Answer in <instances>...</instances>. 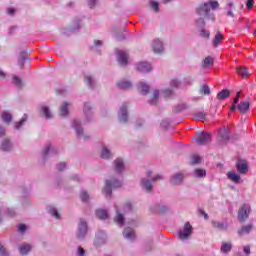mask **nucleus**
Returning a JSON list of instances; mask_svg holds the SVG:
<instances>
[{
    "instance_id": "1",
    "label": "nucleus",
    "mask_w": 256,
    "mask_h": 256,
    "mask_svg": "<svg viewBox=\"0 0 256 256\" xmlns=\"http://www.w3.org/2000/svg\"><path fill=\"white\" fill-rule=\"evenodd\" d=\"M211 9L212 11H215V9H219V2L210 0L206 3H203L196 9V13L200 16L209 17Z\"/></svg>"
},
{
    "instance_id": "2",
    "label": "nucleus",
    "mask_w": 256,
    "mask_h": 256,
    "mask_svg": "<svg viewBox=\"0 0 256 256\" xmlns=\"http://www.w3.org/2000/svg\"><path fill=\"white\" fill-rule=\"evenodd\" d=\"M251 215V205L243 204L238 210V220L240 223H245Z\"/></svg>"
},
{
    "instance_id": "3",
    "label": "nucleus",
    "mask_w": 256,
    "mask_h": 256,
    "mask_svg": "<svg viewBox=\"0 0 256 256\" xmlns=\"http://www.w3.org/2000/svg\"><path fill=\"white\" fill-rule=\"evenodd\" d=\"M121 185V182L118 180H106L103 193H105L106 197H111V194L113 193L112 188L116 189L117 187H121Z\"/></svg>"
},
{
    "instance_id": "4",
    "label": "nucleus",
    "mask_w": 256,
    "mask_h": 256,
    "mask_svg": "<svg viewBox=\"0 0 256 256\" xmlns=\"http://www.w3.org/2000/svg\"><path fill=\"white\" fill-rule=\"evenodd\" d=\"M195 139L197 145H208V143L211 141V134L207 132H196Z\"/></svg>"
},
{
    "instance_id": "5",
    "label": "nucleus",
    "mask_w": 256,
    "mask_h": 256,
    "mask_svg": "<svg viewBox=\"0 0 256 256\" xmlns=\"http://www.w3.org/2000/svg\"><path fill=\"white\" fill-rule=\"evenodd\" d=\"M191 233H193V226H191V223L186 222L183 229L179 231L178 237L183 241L185 239H189V237H191Z\"/></svg>"
},
{
    "instance_id": "6",
    "label": "nucleus",
    "mask_w": 256,
    "mask_h": 256,
    "mask_svg": "<svg viewBox=\"0 0 256 256\" xmlns=\"http://www.w3.org/2000/svg\"><path fill=\"white\" fill-rule=\"evenodd\" d=\"M85 235H87V222L83 219H80V222L78 224L77 237L78 239H84Z\"/></svg>"
},
{
    "instance_id": "7",
    "label": "nucleus",
    "mask_w": 256,
    "mask_h": 256,
    "mask_svg": "<svg viewBox=\"0 0 256 256\" xmlns=\"http://www.w3.org/2000/svg\"><path fill=\"white\" fill-rule=\"evenodd\" d=\"M236 169L241 175H245L247 174V171H249V167L245 160H239L236 164Z\"/></svg>"
},
{
    "instance_id": "8",
    "label": "nucleus",
    "mask_w": 256,
    "mask_h": 256,
    "mask_svg": "<svg viewBox=\"0 0 256 256\" xmlns=\"http://www.w3.org/2000/svg\"><path fill=\"white\" fill-rule=\"evenodd\" d=\"M237 109H238L239 113H241L242 115H245V113H247V111H249V109H251V102L242 101L237 106Z\"/></svg>"
},
{
    "instance_id": "9",
    "label": "nucleus",
    "mask_w": 256,
    "mask_h": 256,
    "mask_svg": "<svg viewBox=\"0 0 256 256\" xmlns=\"http://www.w3.org/2000/svg\"><path fill=\"white\" fill-rule=\"evenodd\" d=\"M137 71H140V73H149L151 71V64L147 62H140L136 66Z\"/></svg>"
},
{
    "instance_id": "10",
    "label": "nucleus",
    "mask_w": 256,
    "mask_h": 256,
    "mask_svg": "<svg viewBox=\"0 0 256 256\" xmlns=\"http://www.w3.org/2000/svg\"><path fill=\"white\" fill-rule=\"evenodd\" d=\"M219 137H220L221 143H227V141H229V129L227 128L220 129Z\"/></svg>"
},
{
    "instance_id": "11",
    "label": "nucleus",
    "mask_w": 256,
    "mask_h": 256,
    "mask_svg": "<svg viewBox=\"0 0 256 256\" xmlns=\"http://www.w3.org/2000/svg\"><path fill=\"white\" fill-rule=\"evenodd\" d=\"M129 60V56L124 51H118L117 61L120 65H127V61Z\"/></svg>"
},
{
    "instance_id": "12",
    "label": "nucleus",
    "mask_w": 256,
    "mask_h": 256,
    "mask_svg": "<svg viewBox=\"0 0 256 256\" xmlns=\"http://www.w3.org/2000/svg\"><path fill=\"white\" fill-rule=\"evenodd\" d=\"M184 179H185V175H183L181 173H177L172 177L171 183H172V185H181V183H183Z\"/></svg>"
},
{
    "instance_id": "13",
    "label": "nucleus",
    "mask_w": 256,
    "mask_h": 256,
    "mask_svg": "<svg viewBox=\"0 0 256 256\" xmlns=\"http://www.w3.org/2000/svg\"><path fill=\"white\" fill-rule=\"evenodd\" d=\"M141 187L142 189H145L147 193H151V191H153V184H151V181L147 180L146 178L141 180Z\"/></svg>"
},
{
    "instance_id": "14",
    "label": "nucleus",
    "mask_w": 256,
    "mask_h": 256,
    "mask_svg": "<svg viewBox=\"0 0 256 256\" xmlns=\"http://www.w3.org/2000/svg\"><path fill=\"white\" fill-rule=\"evenodd\" d=\"M119 119H120L121 123H127V104H124L120 108Z\"/></svg>"
},
{
    "instance_id": "15",
    "label": "nucleus",
    "mask_w": 256,
    "mask_h": 256,
    "mask_svg": "<svg viewBox=\"0 0 256 256\" xmlns=\"http://www.w3.org/2000/svg\"><path fill=\"white\" fill-rule=\"evenodd\" d=\"M153 53H161V40L156 38L152 41L151 44Z\"/></svg>"
},
{
    "instance_id": "16",
    "label": "nucleus",
    "mask_w": 256,
    "mask_h": 256,
    "mask_svg": "<svg viewBox=\"0 0 256 256\" xmlns=\"http://www.w3.org/2000/svg\"><path fill=\"white\" fill-rule=\"evenodd\" d=\"M230 95H231V90L224 89L217 94L216 99H218V101H224V99H227Z\"/></svg>"
},
{
    "instance_id": "17",
    "label": "nucleus",
    "mask_w": 256,
    "mask_h": 256,
    "mask_svg": "<svg viewBox=\"0 0 256 256\" xmlns=\"http://www.w3.org/2000/svg\"><path fill=\"white\" fill-rule=\"evenodd\" d=\"M159 90H154L150 96L149 103L150 105H157L159 103Z\"/></svg>"
},
{
    "instance_id": "18",
    "label": "nucleus",
    "mask_w": 256,
    "mask_h": 256,
    "mask_svg": "<svg viewBox=\"0 0 256 256\" xmlns=\"http://www.w3.org/2000/svg\"><path fill=\"white\" fill-rule=\"evenodd\" d=\"M115 164V172L116 173H121V171H123V169H125V164L123 163V159L121 158H117L114 161Z\"/></svg>"
},
{
    "instance_id": "19",
    "label": "nucleus",
    "mask_w": 256,
    "mask_h": 256,
    "mask_svg": "<svg viewBox=\"0 0 256 256\" xmlns=\"http://www.w3.org/2000/svg\"><path fill=\"white\" fill-rule=\"evenodd\" d=\"M236 73L240 75V77H242L243 79H247V77L249 76V70L245 66L236 68Z\"/></svg>"
},
{
    "instance_id": "20",
    "label": "nucleus",
    "mask_w": 256,
    "mask_h": 256,
    "mask_svg": "<svg viewBox=\"0 0 256 256\" xmlns=\"http://www.w3.org/2000/svg\"><path fill=\"white\" fill-rule=\"evenodd\" d=\"M69 103L64 102L61 106H60V116L61 117H67V115H69Z\"/></svg>"
},
{
    "instance_id": "21",
    "label": "nucleus",
    "mask_w": 256,
    "mask_h": 256,
    "mask_svg": "<svg viewBox=\"0 0 256 256\" xmlns=\"http://www.w3.org/2000/svg\"><path fill=\"white\" fill-rule=\"evenodd\" d=\"M123 235L125 239H135V231L132 228H125Z\"/></svg>"
},
{
    "instance_id": "22",
    "label": "nucleus",
    "mask_w": 256,
    "mask_h": 256,
    "mask_svg": "<svg viewBox=\"0 0 256 256\" xmlns=\"http://www.w3.org/2000/svg\"><path fill=\"white\" fill-rule=\"evenodd\" d=\"M13 149V145L11 144V141L9 139H5L2 142L1 150L2 151H11Z\"/></svg>"
},
{
    "instance_id": "23",
    "label": "nucleus",
    "mask_w": 256,
    "mask_h": 256,
    "mask_svg": "<svg viewBox=\"0 0 256 256\" xmlns=\"http://www.w3.org/2000/svg\"><path fill=\"white\" fill-rule=\"evenodd\" d=\"M251 229H253V225L248 224L246 226H242L239 230H238V235H245L247 233H251Z\"/></svg>"
},
{
    "instance_id": "24",
    "label": "nucleus",
    "mask_w": 256,
    "mask_h": 256,
    "mask_svg": "<svg viewBox=\"0 0 256 256\" xmlns=\"http://www.w3.org/2000/svg\"><path fill=\"white\" fill-rule=\"evenodd\" d=\"M228 179H230V181H232L233 183H239V181H241V176H239V174L235 173V172H228Z\"/></svg>"
},
{
    "instance_id": "25",
    "label": "nucleus",
    "mask_w": 256,
    "mask_h": 256,
    "mask_svg": "<svg viewBox=\"0 0 256 256\" xmlns=\"http://www.w3.org/2000/svg\"><path fill=\"white\" fill-rule=\"evenodd\" d=\"M214 63H215V60L213 59V57L208 56L203 61V67L204 69H207V67H213Z\"/></svg>"
},
{
    "instance_id": "26",
    "label": "nucleus",
    "mask_w": 256,
    "mask_h": 256,
    "mask_svg": "<svg viewBox=\"0 0 256 256\" xmlns=\"http://www.w3.org/2000/svg\"><path fill=\"white\" fill-rule=\"evenodd\" d=\"M212 225L215 229H219L220 231L227 230V224H224L223 222L212 221Z\"/></svg>"
},
{
    "instance_id": "27",
    "label": "nucleus",
    "mask_w": 256,
    "mask_h": 256,
    "mask_svg": "<svg viewBox=\"0 0 256 256\" xmlns=\"http://www.w3.org/2000/svg\"><path fill=\"white\" fill-rule=\"evenodd\" d=\"M79 125H81V122L79 120H74L73 127L76 129L78 137H81L83 135V128L79 127Z\"/></svg>"
},
{
    "instance_id": "28",
    "label": "nucleus",
    "mask_w": 256,
    "mask_h": 256,
    "mask_svg": "<svg viewBox=\"0 0 256 256\" xmlns=\"http://www.w3.org/2000/svg\"><path fill=\"white\" fill-rule=\"evenodd\" d=\"M117 216L115 218V222L118 223L121 227H123V224L125 223V218L123 217V214L119 213V209H116Z\"/></svg>"
},
{
    "instance_id": "29",
    "label": "nucleus",
    "mask_w": 256,
    "mask_h": 256,
    "mask_svg": "<svg viewBox=\"0 0 256 256\" xmlns=\"http://www.w3.org/2000/svg\"><path fill=\"white\" fill-rule=\"evenodd\" d=\"M221 41H223V34H221V32H218L214 37L213 46L219 47V44L221 43Z\"/></svg>"
},
{
    "instance_id": "30",
    "label": "nucleus",
    "mask_w": 256,
    "mask_h": 256,
    "mask_svg": "<svg viewBox=\"0 0 256 256\" xmlns=\"http://www.w3.org/2000/svg\"><path fill=\"white\" fill-rule=\"evenodd\" d=\"M2 121L7 125H10L11 121H13V116H11L10 113L4 112L2 113Z\"/></svg>"
},
{
    "instance_id": "31",
    "label": "nucleus",
    "mask_w": 256,
    "mask_h": 256,
    "mask_svg": "<svg viewBox=\"0 0 256 256\" xmlns=\"http://www.w3.org/2000/svg\"><path fill=\"white\" fill-rule=\"evenodd\" d=\"M21 255H27L29 251H31V245L29 244H22L19 249Z\"/></svg>"
},
{
    "instance_id": "32",
    "label": "nucleus",
    "mask_w": 256,
    "mask_h": 256,
    "mask_svg": "<svg viewBox=\"0 0 256 256\" xmlns=\"http://www.w3.org/2000/svg\"><path fill=\"white\" fill-rule=\"evenodd\" d=\"M48 213H50V215H52V217H55L56 219H61V216L59 215V212L53 206L48 207Z\"/></svg>"
},
{
    "instance_id": "33",
    "label": "nucleus",
    "mask_w": 256,
    "mask_h": 256,
    "mask_svg": "<svg viewBox=\"0 0 256 256\" xmlns=\"http://www.w3.org/2000/svg\"><path fill=\"white\" fill-rule=\"evenodd\" d=\"M233 245L231 243L223 242L221 246V252L222 253H229L231 251Z\"/></svg>"
},
{
    "instance_id": "34",
    "label": "nucleus",
    "mask_w": 256,
    "mask_h": 256,
    "mask_svg": "<svg viewBox=\"0 0 256 256\" xmlns=\"http://www.w3.org/2000/svg\"><path fill=\"white\" fill-rule=\"evenodd\" d=\"M96 217H98V219H107L108 214H107L106 210L98 209L96 211Z\"/></svg>"
},
{
    "instance_id": "35",
    "label": "nucleus",
    "mask_w": 256,
    "mask_h": 256,
    "mask_svg": "<svg viewBox=\"0 0 256 256\" xmlns=\"http://www.w3.org/2000/svg\"><path fill=\"white\" fill-rule=\"evenodd\" d=\"M131 85V82L127 81L117 82V87L119 89H131Z\"/></svg>"
},
{
    "instance_id": "36",
    "label": "nucleus",
    "mask_w": 256,
    "mask_h": 256,
    "mask_svg": "<svg viewBox=\"0 0 256 256\" xmlns=\"http://www.w3.org/2000/svg\"><path fill=\"white\" fill-rule=\"evenodd\" d=\"M101 158L102 159H111V151L107 149V147H104L101 152Z\"/></svg>"
},
{
    "instance_id": "37",
    "label": "nucleus",
    "mask_w": 256,
    "mask_h": 256,
    "mask_svg": "<svg viewBox=\"0 0 256 256\" xmlns=\"http://www.w3.org/2000/svg\"><path fill=\"white\" fill-rule=\"evenodd\" d=\"M139 86L143 95H147V93H149V85L145 84V82H140Z\"/></svg>"
},
{
    "instance_id": "38",
    "label": "nucleus",
    "mask_w": 256,
    "mask_h": 256,
    "mask_svg": "<svg viewBox=\"0 0 256 256\" xmlns=\"http://www.w3.org/2000/svg\"><path fill=\"white\" fill-rule=\"evenodd\" d=\"M200 93L201 95H211V89L208 85H203L200 88Z\"/></svg>"
},
{
    "instance_id": "39",
    "label": "nucleus",
    "mask_w": 256,
    "mask_h": 256,
    "mask_svg": "<svg viewBox=\"0 0 256 256\" xmlns=\"http://www.w3.org/2000/svg\"><path fill=\"white\" fill-rule=\"evenodd\" d=\"M27 122V115H24L21 120L19 122L15 123V129H21L22 125H25V123Z\"/></svg>"
},
{
    "instance_id": "40",
    "label": "nucleus",
    "mask_w": 256,
    "mask_h": 256,
    "mask_svg": "<svg viewBox=\"0 0 256 256\" xmlns=\"http://www.w3.org/2000/svg\"><path fill=\"white\" fill-rule=\"evenodd\" d=\"M201 163V157L199 155H193L191 156V162L190 165H197Z\"/></svg>"
},
{
    "instance_id": "41",
    "label": "nucleus",
    "mask_w": 256,
    "mask_h": 256,
    "mask_svg": "<svg viewBox=\"0 0 256 256\" xmlns=\"http://www.w3.org/2000/svg\"><path fill=\"white\" fill-rule=\"evenodd\" d=\"M195 117L198 119V121H206L207 120V114L203 112H197L195 114Z\"/></svg>"
},
{
    "instance_id": "42",
    "label": "nucleus",
    "mask_w": 256,
    "mask_h": 256,
    "mask_svg": "<svg viewBox=\"0 0 256 256\" xmlns=\"http://www.w3.org/2000/svg\"><path fill=\"white\" fill-rule=\"evenodd\" d=\"M13 84L16 85V87H23V81L18 76H13Z\"/></svg>"
},
{
    "instance_id": "43",
    "label": "nucleus",
    "mask_w": 256,
    "mask_h": 256,
    "mask_svg": "<svg viewBox=\"0 0 256 256\" xmlns=\"http://www.w3.org/2000/svg\"><path fill=\"white\" fill-rule=\"evenodd\" d=\"M162 95L165 99H169L170 97H173V91L170 89H165L162 91Z\"/></svg>"
},
{
    "instance_id": "44",
    "label": "nucleus",
    "mask_w": 256,
    "mask_h": 256,
    "mask_svg": "<svg viewBox=\"0 0 256 256\" xmlns=\"http://www.w3.org/2000/svg\"><path fill=\"white\" fill-rule=\"evenodd\" d=\"M42 112L45 115L46 119H51V112L47 106H42Z\"/></svg>"
},
{
    "instance_id": "45",
    "label": "nucleus",
    "mask_w": 256,
    "mask_h": 256,
    "mask_svg": "<svg viewBox=\"0 0 256 256\" xmlns=\"http://www.w3.org/2000/svg\"><path fill=\"white\" fill-rule=\"evenodd\" d=\"M80 199L81 201H83L84 203H87V201H89V194L86 191H82L80 193Z\"/></svg>"
},
{
    "instance_id": "46",
    "label": "nucleus",
    "mask_w": 256,
    "mask_h": 256,
    "mask_svg": "<svg viewBox=\"0 0 256 256\" xmlns=\"http://www.w3.org/2000/svg\"><path fill=\"white\" fill-rule=\"evenodd\" d=\"M150 7L153 9V11H159V2L151 0Z\"/></svg>"
},
{
    "instance_id": "47",
    "label": "nucleus",
    "mask_w": 256,
    "mask_h": 256,
    "mask_svg": "<svg viewBox=\"0 0 256 256\" xmlns=\"http://www.w3.org/2000/svg\"><path fill=\"white\" fill-rule=\"evenodd\" d=\"M169 127H171V122H169V120H163L162 121V129H164V131H167V129H169Z\"/></svg>"
},
{
    "instance_id": "48",
    "label": "nucleus",
    "mask_w": 256,
    "mask_h": 256,
    "mask_svg": "<svg viewBox=\"0 0 256 256\" xmlns=\"http://www.w3.org/2000/svg\"><path fill=\"white\" fill-rule=\"evenodd\" d=\"M196 177H205V170L203 169H197L195 170Z\"/></svg>"
},
{
    "instance_id": "49",
    "label": "nucleus",
    "mask_w": 256,
    "mask_h": 256,
    "mask_svg": "<svg viewBox=\"0 0 256 256\" xmlns=\"http://www.w3.org/2000/svg\"><path fill=\"white\" fill-rule=\"evenodd\" d=\"M200 35H201V37H205V39H209L211 34L208 31H206L205 29H202L200 31Z\"/></svg>"
},
{
    "instance_id": "50",
    "label": "nucleus",
    "mask_w": 256,
    "mask_h": 256,
    "mask_svg": "<svg viewBox=\"0 0 256 256\" xmlns=\"http://www.w3.org/2000/svg\"><path fill=\"white\" fill-rule=\"evenodd\" d=\"M253 5H255V0H247V2H246V7L248 8V9H253Z\"/></svg>"
},
{
    "instance_id": "51",
    "label": "nucleus",
    "mask_w": 256,
    "mask_h": 256,
    "mask_svg": "<svg viewBox=\"0 0 256 256\" xmlns=\"http://www.w3.org/2000/svg\"><path fill=\"white\" fill-rule=\"evenodd\" d=\"M196 25H198L199 27H205V19L199 18L198 20H196Z\"/></svg>"
},
{
    "instance_id": "52",
    "label": "nucleus",
    "mask_w": 256,
    "mask_h": 256,
    "mask_svg": "<svg viewBox=\"0 0 256 256\" xmlns=\"http://www.w3.org/2000/svg\"><path fill=\"white\" fill-rule=\"evenodd\" d=\"M0 256H9V254L5 250V247H3V245L1 244H0Z\"/></svg>"
},
{
    "instance_id": "53",
    "label": "nucleus",
    "mask_w": 256,
    "mask_h": 256,
    "mask_svg": "<svg viewBox=\"0 0 256 256\" xmlns=\"http://www.w3.org/2000/svg\"><path fill=\"white\" fill-rule=\"evenodd\" d=\"M170 85L171 87H175L177 89V87H179V80L177 79L172 80Z\"/></svg>"
},
{
    "instance_id": "54",
    "label": "nucleus",
    "mask_w": 256,
    "mask_h": 256,
    "mask_svg": "<svg viewBox=\"0 0 256 256\" xmlns=\"http://www.w3.org/2000/svg\"><path fill=\"white\" fill-rule=\"evenodd\" d=\"M85 81H86L87 85H88L89 87H91V85H92V83H93V79L91 78V76H86V77H85Z\"/></svg>"
},
{
    "instance_id": "55",
    "label": "nucleus",
    "mask_w": 256,
    "mask_h": 256,
    "mask_svg": "<svg viewBox=\"0 0 256 256\" xmlns=\"http://www.w3.org/2000/svg\"><path fill=\"white\" fill-rule=\"evenodd\" d=\"M65 167H67V164H65V162H62V163L58 164L57 169H58V171H63V169H65Z\"/></svg>"
},
{
    "instance_id": "56",
    "label": "nucleus",
    "mask_w": 256,
    "mask_h": 256,
    "mask_svg": "<svg viewBox=\"0 0 256 256\" xmlns=\"http://www.w3.org/2000/svg\"><path fill=\"white\" fill-rule=\"evenodd\" d=\"M131 209H133V206L131 205V203H129V202H127L126 204H125V212H127V211H131Z\"/></svg>"
},
{
    "instance_id": "57",
    "label": "nucleus",
    "mask_w": 256,
    "mask_h": 256,
    "mask_svg": "<svg viewBox=\"0 0 256 256\" xmlns=\"http://www.w3.org/2000/svg\"><path fill=\"white\" fill-rule=\"evenodd\" d=\"M97 0H89L88 5L90 7V9H93L95 7V3Z\"/></svg>"
},
{
    "instance_id": "58",
    "label": "nucleus",
    "mask_w": 256,
    "mask_h": 256,
    "mask_svg": "<svg viewBox=\"0 0 256 256\" xmlns=\"http://www.w3.org/2000/svg\"><path fill=\"white\" fill-rule=\"evenodd\" d=\"M27 229V226L25 225V224H20L19 226H18V230L19 231H25Z\"/></svg>"
},
{
    "instance_id": "59",
    "label": "nucleus",
    "mask_w": 256,
    "mask_h": 256,
    "mask_svg": "<svg viewBox=\"0 0 256 256\" xmlns=\"http://www.w3.org/2000/svg\"><path fill=\"white\" fill-rule=\"evenodd\" d=\"M78 253L80 256L85 255V250L83 249V247H78Z\"/></svg>"
},
{
    "instance_id": "60",
    "label": "nucleus",
    "mask_w": 256,
    "mask_h": 256,
    "mask_svg": "<svg viewBox=\"0 0 256 256\" xmlns=\"http://www.w3.org/2000/svg\"><path fill=\"white\" fill-rule=\"evenodd\" d=\"M244 253H246V255H249L251 253V248L249 246H245Z\"/></svg>"
},
{
    "instance_id": "61",
    "label": "nucleus",
    "mask_w": 256,
    "mask_h": 256,
    "mask_svg": "<svg viewBox=\"0 0 256 256\" xmlns=\"http://www.w3.org/2000/svg\"><path fill=\"white\" fill-rule=\"evenodd\" d=\"M159 179H161V176L156 175V176L151 178V181H152V183H155V181H159Z\"/></svg>"
},
{
    "instance_id": "62",
    "label": "nucleus",
    "mask_w": 256,
    "mask_h": 256,
    "mask_svg": "<svg viewBox=\"0 0 256 256\" xmlns=\"http://www.w3.org/2000/svg\"><path fill=\"white\" fill-rule=\"evenodd\" d=\"M84 111L87 112V111H91V105H89L88 103H86L84 105Z\"/></svg>"
},
{
    "instance_id": "63",
    "label": "nucleus",
    "mask_w": 256,
    "mask_h": 256,
    "mask_svg": "<svg viewBox=\"0 0 256 256\" xmlns=\"http://www.w3.org/2000/svg\"><path fill=\"white\" fill-rule=\"evenodd\" d=\"M201 215H203L204 219H209V215L205 213L203 210H199Z\"/></svg>"
},
{
    "instance_id": "64",
    "label": "nucleus",
    "mask_w": 256,
    "mask_h": 256,
    "mask_svg": "<svg viewBox=\"0 0 256 256\" xmlns=\"http://www.w3.org/2000/svg\"><path fill=\"white\" fill-rule=\"evenodd\" d=\"M5 136V128L0 126V137Z\"/></svg>"
}]
</instances>
